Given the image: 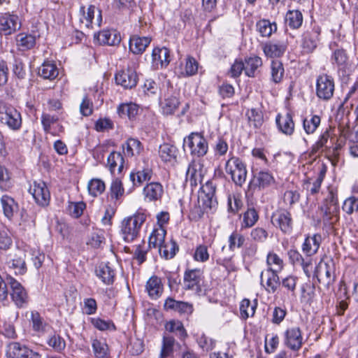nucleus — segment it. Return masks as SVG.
Segmentation results:
<instances>
[{
	"mask_svg": "<svg viewBox=\"0 0 358 358\" xmlns=\"http://www.w3.org/2000/svg\"><path fill=\"white\" fill-rule=\"evenodd\" d=\"M146 220V215L137 212L132 216L124 218L120 226V232L126 242L133 241L139 234L143 224Z\"/></svg>",
	"mask_w": 358,
	"mask_h": 358,
	"instance_id": "1",
	"label": "nucleus"
},
{
	"mask_svg": "<svg viewBox=\"0 0 358 358\" xmlns=\"http://www.w3.org/2000/svg\"><path fill=\"white\" fill-rule=\"evenodd\" d=\"M0 122L13 131H17L22 126V117L14 107L0 101Z\"/></svg>",
	"mask_w": 358,
	"mask_h": 358,
	"instance_id": "2",
	"label": "nucleus"
},
{
	"mask_svg": "<svg viewBox=\"0 0 358 358\" xmlns=\"http://www.w3.org/2000/svg\"><path fill=\"white\" fill-rule=\"evenodd\" d=\"M225 171L236 185L241 187L245 183L247 178L246 165L241 159L235 157L229 158L225 164Z\"/></svg>",
	"mask_w": 358,
	"mask_h": 358,
	"instance_id": "3",
	"label": "nucleus"
},
{
	"mask_svg": "<svg viewBox=\"0 0 358 358\" xmlns=\"http://www.w3.org/2000/svg\"><path fill=\"white\" fill-rule=\"evenodd\" d=\"M335 264L331 258L321 259L314 270L318 282L328 287L334 281Z\"/></svg>",
	"mask_w": 358,
	"mask_h": 358,
	"instance_id": "4",
	"label": "nucleus"
},
{
	"mask_svg": "<svg viewBox=\"0 0 358 358\" xmlns=\"http://www.w3.org/2000/svg\"><path fill=\"white\" fill-rule=\"evenodd\" d=\"M80 22L86 28H93L94 24L100 27L102 22V15L100 10L95 6L90 5L87 9L84 6L80 7Z\"/></svg>",
	"mask_w": 358,
	"mask_h": 358,
	"instance_id": "5",
	"label": "nucleus"
},
{
	"mask_svg": "<svg viewBox=\"0 0 358 358\" xmlns=\"http://www.w3.org/2000/svg\"><path fill=\"white\" fill-rule=\"evenodd\" d=\"M188 146L191 155L198 157H203L208 150L206 139L199 133H192L184 139V146Z\"/></svg>",
	"mask_w": 358,
	"mask_h": 358,
	"instance_id": "6",
	"label": "nucleus"
},
{
	"mask_svg": "<svg viewBox=\"0 0 358 358\" xmlns=\"http://www.w3.org/2000/svg\"><path fill=\"white\" fill-rule=\"evenodd\" d=\"M271 223L284 234H290L293 228L291 213L286 209L280 208L274 211L271 216Z\"/></svg>",
	"mask_w": 358,
	"mask_h": 358,
	"instance_id": "7",
	"label": "nucleus"
},
{
	"mask_svg": "<svg viewBox=\"0 0 358 358\" xmlns=\"http://www.w3.org/2000/svg\"><path fill=\"white\" fill-rule=\"evenodd\" d=\"M8 284L10 287V296L15 303L19 308H23L28 303V294L24 287L13 277L7 278Z\"/></svg>",
	"mask_w": 358,
	"mask_h": 358,
	"instance_id": "8",
	"label": "nucleus"
},
{
	"mask_svg": "<svg viewBox=\"0 0 358 358\" xmlns=\"http://www.w3.org/2000/svg\"><path fill=\"white\" fill-rule=\"evenodd\" d=\"M334 80L332 77L327 75H320L316 82V94L322 100H329L334 95Z\"/></svg>",
	"mask_w": 358,
	"mask_h": 358,
	"instance_id": "9",
	"label": "nucleus"
},
{
	"mask_svg": "<svg viewBox=\"0 0 358 358\" xmlns=\"http://www.w3.org/2000/svg\"><path fill=\"white\" fill-rule=\"evenodd\" d=\"M8 358H41V355L19 342H12L7 347Z\"/></svg>",
	"mask_w": 358,
	"mask_h": 358,
	"instance_id": "10",
	"label": "nucleus"
},
{
	"mask_svg": "<svg viewBox=\"0 0 358 358\" xmlns=\"http://www.w3.org/2000/svg\"><path fill=\"white\" fill-rule=\"evenodd\" d=\"M29 193L33 196L35 201L41 206L48 205L50 194L46 184L43 181H34L29 189Z\"/></svg>",
	"mask_w": 358,
	"mask_h": 358,
	"instance_id": "11",
	"label": "nucleus"
},
{
	"mask_svg": "<svg viewBox=\"0 0 358 358\" xmlns=\"http://www.w3.org/2000/svg\"><path fill=\"white\" fill-rule=\"evenodd\" d=\"M204 174L203 163L200 160H192L186 171V182H189L191 187H196L202 182Z\"/></svg>",
	"mask_w": 358,
	"mask_h": 358,
	"instance_id": "12",
	"label": "nucleus"
},
{
	"mask_svg": "<svg viewBox=\"0 0 358 358\" xmlns=\"http://www.w3.org/2000/svg\"><path fill=\"white\" fill-rule=\"evenodd\" d=\"M21 27L19 17L10 13L0 15V34L6 36L10 35Z\"/></svg>",
	"mask_w": 358,
	"mask_h": 358,
	"instance_id": "13",
	"label": "nucleus"
},
{
	"mask_svg": "<svg viewBox=\"0 0 358 358\" xmlns=\"http://www.w3.org/2000/svg\"><path fill=\"white\" fill-rule=\"evenodd\" d=\"M215 190L216 185L213 181H207L205 185H202L199 198L202 201L204 209H212L217 205Z\"/></svg>",
	"mask_w": 358,
	"mask_h": 358,
	"instance_id": "14",
	"label": "nucleus"
},
{
	"mask_svg": "<svg viewBox=\"0 0 358 358\" xmlns=\"http://www.w3.org/2000/svg\"><path fill=\"white\" fill-rule=\"evenodd\" d=\"M320 34L321 28L318 25H314L311 31H307L303 34L301 46L305 52H313L317 48Z\"/></svg>",
	"mask_w": 358,
	"mask_h": 358,
	"instance_id": "15",
	"label": "nucleus"
},
{
	"mask_svg": "<svg viewBox=\"0 0 358 358\" xmlns=\"http://www.w3.org/2000/svg\"><path fill=\"white\" fill-rule=\"evenodd\" d=\"M202 274V271L198 268L187 270L183 277L182 285L184 289L197 292H200Z\"/></svg>",
	"mask_w": 358,
	"mask_h": 358,
	"instance_id": "16",
	"label": "nucleus"
},
{
	"mask_svg": "<svg viewBox=\"0 0 358 358\" xmlns=\"http://www.w3.org/2000/svg\"><path fill=\"white\" fill-rule=\"evenodd\" d=\"M288 257L290 262L293 265H300L305 275L310 278L313 271V257H303L300 252L296 250H289L288 251Z\"/></svg>",
	"mask_w": 358,
	"mask_h": 358,
	"instance_id": "17",
	"label": "nucleus"
},
{
	"mask_svg": "<svg viewBox=\"0 0 358 358\" xmlns=\"http://www.w3.org/2000/svg\"><path fill=\"white\" fill-rule=\"evenodd\" d=\"M115 82L124 89H131L134 87L138 81V76L136 71L128 67L119 71L115 76Z\"/></svg>",
	"mask_w": 358,
	"mask_h": 358,
	"instance_id": "18",
	"label": "nucleus"
},
{
	"mask_svg": "<svg viewBox=\"0 0 358 358\" xmlns=\"http://www.w3.org/2000/svg\"><path fill=\"white\" fill-rule=\"evenodd\" d=\"M275 179L272 174L267 171H261L253 175L250 180L248 189L255 191L256 189H264L273 184Z\"/></svg>",
	"mask_w": 358,
	"mask_h": 358,
	"instance_id": "19",
	"label": "nucleus"
},
{
	"mask_svg": "<svg viewBox=\"0 0 358 358\" xmlns=\"http://www.w3.org/2000/svg\"><path fill=\"white\" fill-rule=\"evenodd\" d=\"M285 345L293 351H298L302 346L303 337L299 327H292L285 332Z\"/></svg>",
	"mask_w": 358,
	"mask_h": 358,
	"instance_id": "20",
	"label": "nucleus"
},
{
	"mask_svg": "<svg viewBox=\"0 0 358 358\" xmlns=\"http://www.w3.org/2000/svg\"><path fill=\"white\" fill-rule=\"evenodd\" d=\"M278 272L264 271L260 275L261 284L268 293H274L280 285Z\"/></svg>",
	"mask_w": 358,
	"mask_h": 358,
	"instance_id": "21",
	"label": "nucleus"
},
{
	"mask_svg": "<svg viewBox=\"0 0 358 358\" xmlns=\"http://www.w3.org/2000/svg\"><path fill=\"white\" fill-rule=\"evenodd\" d=\"M169 50L166 48H155L152 52V64L155 69L166 67L170 62Z\"/></svg>",
	"mask_w": 358,
	"mask_h": 358,
	"instance_id": "22",
	"label": "nucleus"
},
{
	"mask_svg": "<svg viewBox=\"0 0 358 358\" xmlns=\"http://www.w3.org/2000/svg\"><path fill=\"white\" fill-rule=\"evenodd\" d=\"M321 242L322 237L321 235L318 234L313 236H308L302 244V252L307 257H312L317 252Z\"/></svg>",
	"mask_w": 358,
	"mask_h": 358,
	"instance_id": "23",
	"label": "nucleus"
},
{
	"mask_svg": "<svg viewBox=\"0 0 358 358\" xmlns=\"http://www.w3.org/2000/svg\"><path fill=\"white\" fill-rule=\"evenodd\" d=\"M275 122L280 132L287 136L293 134L294 131V122L291 113H286L284 115L278 114L275 118Z\"/></svg>",
	"mask_w": 358,
	"mask_h": 358,
	"instance_id": "24",
	"label": "nucleus"
},
{
	"mask_svg": "<svg viewBox=\"0 0 358 358\" xmlns=\"http://www.w3.org/2000/svg\"><path fill=\"white\" fill-rule=\"evenodd\" d=\"M163 193V186L157 182H152L147 184L143 190L144 199L150 202L159 200Z\"/></svg>",
	"mask_w": 358,
	"mask_h": 358,
	"instance_id": "25",
	"label": "nucleus"
},
{
	"mask_svg": "<svg viewBox=\"0 0 358 358\" xmlns=\"http://www.w3.org/2000/svg\"><path fill=\"white\" fill-rule=\"evenodd\" d=\"M145 289L151 299H158L164 289L161 278L157 275L151 276L146 282Z\"/></svg>",
	"mask_w": 358,
	"mask_h": 358,
	"instance_id": "26",
	"label": "nucleus"
},
{
	"mask_svg": "<svg viewBox=\"0 0 358 358\" xmlns=\"http://www.w3.org/2000/svg\"><path fill=\"white\" fill-rule=\"evenodd\" d=\"M287 45L284 42H268L264 45L262 50L268 57H280L286 51Z\"/></svg>",
	"mask_w": 358,
	"mask_h": 358,
	"instance_id": "27",
	"label": "nucleus"
},
{
	"mask_svg": "<svg viewBox=\"0 0 358 358\" xmlns=\"http://www.w3.org/2000/svg\"><path fill=\"white\" fill-rule=\"evenodd\" d=\"M100 44L115 45L120 43L121 37L114 30H103L94 35Z\"/></svg>",
	"mask_w": 358,
	"mask_h": 358,
	"instance_id": "28",
	"label": "nucleus"
},
{
	"mask_svg": "<svg viewBox=\"0 0 358 358\" xmlns=\"http://www.w3.org/2000/svg\"><path fill=\"white\" fill-rule=\"evenodd\" d=\"M151 41L149 37L133 36L129 40V50L134 54H142Z\"/></svg>",
	"mask_w": 358,
	"mask_h": 358,
	"instance_id": "29",
	"label": "nucleus"
},
{
	"mask_svg": "<svg viewBox=\"0 0 358 358\" xmlns=\"http://www.w3.org/2000/svg\"><path fill=\"white\" fill-rule=\"evenodd\" d=\"M152 176V169L149 167H145L142 169H138L136 171L131 172L129 175V178L134 186L139 187L144 182L150 180Z\"/></svg>",
	"mask_w": 358,
	"mask_h": 358,
	"instance_id": "30",
	"label": "nucleus"
},
{
	"mask_svg": "<svg viewBox=\"0 0 358 358\" xmlns=\"http://www.w3.org/2000/svg\"><path fill=\"white\" fill-rule=\"evenodd\" d=\"M26 315H29V321L31 323L32 329L38 333H43L49 327L44 319L36 310L27 312Z\"/></svg>",
	"mask_w": 358,
	"mask_h": 358,
	"instance_id": "31",
	"label": "nucleus"
},
{
	"mask_svg": "<svg viewBox=\"0 0 358 358\" xmlns=\"http://www.w3.org/2000/svg\"><path fill=\"white\" fill-rule=\"evenodd\" d=\"M38 74L44 79L54 80L59 74V70L55 63L45 61L38 69Z\"/></svg>",
	"mask_w": 358,
	"mask_h": 358,
	"instance_id": "32",
	"label": "nucleus"
},
{
	"mask_svg": "<svg viewBox=\"0 0 358 358\" xmlns=\"http://www.w3.org/2000/svg\"><path fill=\"white\" fill-rule=\"evenodd\" d=\"M107 162V165L112 173H114L116 169L117 173H120L124 168V158L118 152H110L108 156Z\"/></svg>",
	"mask_w": 358,
	"mask_h": 358,
	"instance_id": "33",
	"label": "nucleus"
},
{
	"mask_svg": "<svg viewBox=\"0 0 358 358\" xmlns=\"http://www.w3.org/2000/svg\"><path fill=\"white\" fill-rule=\"evenodd\" d=\"M124 153L126 157H134L141 154L143 146L140 141L136 138H129L127 142L122 145Z\"/></svg>",
	"mask_w": 358,
	"mask_h": 358,
	"instance_id": "34",
	"label": "nucleus"
},
{
	"mask_svg": "<svg viewBox=\"0 0 358 358\" xmlns=\"http://www.w3.org/2000/svg\"><path fill=\"white\" fill-rule=\"evenodd\" d=\"M267 268L266 271L280 273L284 268L283 260L274 252L271 251L266 256Z\"/></svg>",
	"mask_w": 358,
	"mask_h": 358,
	"instance_id": "35",
	"label": "nucleus"
},
{
	"mask_svg": "<svg viewBox=\"0 0 358 358\" xmlns=\"http://www.w3.org/2000/svg\"><path fill=\"white\" fill-rule=\"evenodd\" d=\"M159 155L164 162L173 163L176 159L177 149L172 145L164 143L160 145Z\"/></svg>",
	"mask_w": 358,
	"mask_h": 358,
	"instance_id": "36",
	"label": "nucleus"
},
{
	"mask_svg": "<svg viewBox=\"0 0 358 358\" xmlns=\"http://www.w3.org/2000/svg\"><path fill=\"white\" fill-rule=\"evenodd\" d=\"M92 347L96 358H108L109 348L105 340L96 338L92 339Z\"/></svg>",
	"mask_w": 358,
	"mask_h": 358,
	"instance_id": "37",
	"label": "nucleus"
},
{
	"mask_svg": "<svg viewBox=\"0 0 358 358\" xmlns=\"http://www.w3.org/2000/svg\"><path fill=\"white\" fill-rule=\"evenodd\" d=\"M1 204L3 214L6 217L10 219L14 213L17 210L18 206L15 200L10 196L4 194L1 198Z\"/></svg>",
	"mask_w": 358,
	"mask_h": 358,
	"instance_id": "38",
	"label": "nucleus"
},
{
	"mask_svg": "<svg viewBox=\"0 0 358 358\" xmlns=\"http://www.w3.org/2000/svg\"><path fill=\"white\" fill-rule=\"evenodd\" d=\"M96 276L106 285H110L114 281L115 272L108 264H100L96 269Z\"/></svg>",
	"mask_w": 358,
	"mask_h": 358,
	"instance_id": "39",
	"label": "nucleus"
},
{
	"mask_svg": "<svg viewBox=\"0 0 358 358\" xmlns=\"http://www.w3.org/2000/svg\"><path fill=\"white\" fill-rule=\"evenodd\" d=\"M245 73L248 77H255V71L262 66L260 57L254 55L245 59Z\"/></svg>",
	"mask_w": 358,
	"mask_h": 358,
	"instance_id": "40",
	"label": "nucleus"
},
{
	"mask_svg": "<svg viewBox=\"0 0 358 358\" xmlns=\"http://www.w3.org/2000/svg\"><path fill=\"white\" fill-rule=\"evenodd\" d=\"M166 234V230L163 227L155 229L149 237V247L159 249L164 243Z\"/></svg>",
	"mask_w": 358,
	"mask_h": 358,
	"instance_id": "41",
	"label": "nucleus"
},
{
	"mask_svg": "<svg viewBox=\"0 0 358 358\" xmlns=\"http://www.w3.org/2000/svg\"><path fill=\"white\" fill-rule=\"evenodd\" d=\"M25 253L19 250L9 262L10 266L15 270L16 274H24L27 271L24 260Z\"/></svg>",
	"mask_w": 358,
	"mask_h": 358,
	"instance_id": "42",
	"label": "nucleus"
},
{
	"mask_svg": "<svg viewBox=\"0 0 358 358\" xmlns=\"http://www.w3.org/2000/svg\"><path fill=\"white\" fill-rule=\"evenodd\" d=\"M257 29L262 37H270L277 31L275 22H271L268 20L262 19L257 22Z\"/></svg>",
	"mask_w": 358,
	"mask_h": 358,
	"instance_id": "43",
	"label": "nucleus"
},
{
	"mask_svg": "<svg viewBox=\"0 0 358 358\" xmlns=\"http://www.w3.org/2000/svg\"><path fill=\"white\" fill-rule=\"evenodd\" d=\"M257 306V300L250 301L248 299H244L241 301L240 304V314L243 319H247L249 317H252Z\"/></svg>",
	"mask_w": 358,
	"mask_h": 358,
	"instance_id": "44",
	"label": "nucleus"
},
{
	"mask_svg": "<svg viewBox=\"0 0 358 358\" xmlns=\"http://www.w3.org/2000/svg\"><path fill=\"white\" fill-rule=\"evenodd\" d=\"M332 64H336L338 70L345 71L348 65V57L345 50L337 49L331 55Z\"/></svg>",
	"mask_w": 358,
	"mask_h": 358,
	"instance_id": "45",
	"label": "nucleus"
},
{
	"mask_svg": "<svg viewBox=\"0 0 358 358\" xmlns=\"http://www.w3.org/2000/svg\"><path fill=\"white\" fill-rule=\"evenodd\" d=\"M259 220V214L254 208H248L243 215L241 229H247L253 227Z\"/></svg>",
	"mask_w": 358,
	"mask_h": 358,
	"instance_id": "46",
	"label": "nucleus"
},
{
	"mask_svg": "<svg viewBox=\"0 0 358 358\" xmlns=\"http://www.w3.org/2000/svg\"><path fill=\"white\" fill-rule=\"evenodd\" d=\"M285 69L282 63L278 60H273L271 64V80L275 83L282 81L284 76Z\"/></svg>",
	"mask_w": 358,
	"mask_h": 358,
	"instance_id": "47",
	"label": "nucleus"
},
{
	"mask_svg": "<svg viewBox=\"0 0 358 358\" xmlns=\"http://www.w3.org/2000/svg\"><path fill=\"white\" fill-rule=\"evenodd\" d=\"M117 112L121 117L132 119L138 114V106L134 103H122L118 107Z\"/></svg>",
	"mask_w": 358,
	"mask_h": 358,
	"instance_id": "48",
	"label": "nucleus"
},
{
	"mask_svg": "<svg viewBox=\"0 0 358 358\" xmlns=\"http://www.w3.org/2000/svg\"><path fill=\"white\" fill-rule=\"evenodd\" d=\"M321 122V119L319 115H313L310 118L306 117L303 121V127L307 134H313Z\"/></svg>",
	"mask_w": 358,
	"mask_h": 358,
	"instance_id": "49",
	"label": "nucleus"
},
{
	"mask_svg": "<svg viewBox=\"0 0 358 358\" xmlns=\"http://www.w3.org/2000/svg\"><path fill=\"white\" fill-rule=\"evenodd\" d=\"M286 20L291 28L298 29L302 24L303 15L298 10H289L287 13Z\"/></svg>",
	"mask_w": 358,
	"mask_h": 358,
	"instance_id": "50",
	"label": "nucleus"
},
{
	"mask_svg": "<svg viewBox=\"0 0 358 358\" xmlns=\"http://www.w3.org/2000/svg\"><path fill=\"white\" fill-rule=\"evenodd\" d=\"M17 42L21 50H27L34 47L36 38L31 34H20L17 36Z\"/></svg>",
	"mask_w": 358,
	"mask_h": 358,
	"instance_id": "51",
	"label": "nucleus"
},
{
	"mask_svg": "<svg viewBox=\"0 0 358 358\" xmlns=\"http://www.w3.org/2000/svg\"><path fill=\"white\" fill-rule=\"evenodd\" d=\"M324 179V174H320L315 179L313 182L307 180L303 184V188L306 189L308 194L315 195L319 192L321 187V184Z\"/></svg>",
	"mask_w": 358,
	"mask_h": 358,
	"instance_id": "52",
	"label": "nucleus"
},
{
	"mask_svg": "<svg viewBox=\"0 0 358 358\" xmlns=\"http://www.w3.org/2000/svg\"><path fill=\"white\" fill-rule=\"evenodd\" d=\"M165 329L169 332L176 333L181 338H184L187 336L183 324L179 320H173L167 322L165 324Z\"/></svg>",
	"mask_w": 358,
	"mask_h": 358,
	"instance_id": "53",
	"label": "nucleus"
},
{
	"mask_svg": "<svg viewBox=\"0 0 358 358\" xmlns=\"http://www.w3.org/2000/svg\"><path fill=\"white\" fill-rule=\"evenodd\" d=\"M330 138L329 131L328 129H327L325 131H324L319 137V139L317 141V142L312 146L311 148V153L312 154H316L317 152H319L320 151H323L324 148L325 149H330L331 148H329L327 145V143L328 142L329 138Z\"/></svg>",
	"mask_w": 358,
	"mask_h": 358,
	"instance_id": "54",
	"label": "nucleus"
},
{
	"mask_svg": "<svg viewBox=\"0 0 358 358\" xmlns=\"http://www.w3.org/2000/svg\"><path fill=\"white\" fill-rule=\"evenodd\" d=\"M181 71L179 72L181 76H189L194 75L198 71V63L192 57H188L186 59L184 70L180 67Z\"/></svg>",
	"mask_w": 358,
	"mask_h": 358,
	"instance_id": "55",
	"label": "nucleus"
},
{
	"mask_svg": "<svg viewBox=\"0 0 358 358\" xmlns=\"http://www.w3.org/2000/svg\"><path fill=\"white\" fill-rule=\"evenodd\" d=\"M178 250V247L175 241H170L167 243H164L162 247L159 249V253L166 259L173 258L176 251Z\"/></svg>",
	"mask_w": 358,
	"mask_h": 358,
	"instance_id": "56",
	"label": "nucleus"
},
{
	"mask_svg": "<svg viewBox=\"0 0 358 358\" xmlns=\"http://www.w3.org/2000/svg\"><path fill=\"white\" fill-rule=\"evenodd\" d=\"M87 188L90 194L96 196L103 192L106 186L101 180L94 178L88 182Z\"/></svg>",
	"mask_w": 358,
	"mask_h": 358,
	"instance_id": "57",
	"label": "nucleus"
},
{
	"mask_svg": "<svg viewBox=\"0 0 358 358\" xmlns=\"http://www.w3.org/2000/svg\"><path fill=\"white\" fill-rule=\"evenodd\" d=\"M248 118L250 126H253L255 128H259L263 122V115L262 113L257 109L252 108L248 111Z\"/></svg>",
	"mask_w": 358,
	"mask_h": 358,
	"instance_id": "58",
	"label": "nucleus"
},
{
	"mask_svg": "<svg viewBox=\"0 0 358 358\" xmlns=\"http://www.w3.org/2000/svg\"><path fill=\"white\" fill-rule=\"evenodd\" d=\"M245 241V237L243 234L238 233L237 231H233L228 238L229 249L231 251H234L236 248H241Z\"/></svg>",
	"mask_w": 358,
	"mask_h": 358,
	"instance_id": "59",
	"label": "nucleus"
},
{
	"mask_svg": "<svg viewBox=\"0 0 358 358\" xmlns=\"http://www.w3.org/2000/svg\"><path fill=\"white\" fill-rule=\"evenodd\" d=\"M179 101L176 96H170L162 103V110L165 115H171L178 108Z\"/></svg>",
	"mask_w": 358,
	"mask_h": 358,
	"instance_id": "60",
	"label": "nucleus"
},
{
	"mask_svg": "<svg viewBox=\"0 0 358 358\" xmlns=\"http://www.w3.org/2000/svg\"><path fill=\"white\" fill-rule=\"evenodd\" d=\"M85 208L86 204L83 201L69 202L67 211L71 216L78 218L83 215Z\"/></svg>",
	"mask_w": 358,
	"mask_h": 358,
	"instance_id": "61",
	"label": "nucleus"
},
{
	"mask_svg": "<svg viewBox=\"0 0 358 358\" xmlns=\"http://www.w3.org/2000/svg\"><path fill=\"white\" fill-rule=\"evenodd\" d=\"M174 343L175 340L173 337H164L160 358H166L173 353Z\"/></svg>",
	"mask_w": 358,
	"mask_h": 358,
	"instance_id": "62",
	"label": "nucleus"
},
{
	"mask_svg": "<svg viewBox=\"0 0 358 358\" xmlns=\"http://www.w3.org/2000/svg\"><path fill=\"white\" fill-rule=\"evenodd\" d=\"M92 325L100 331L115 330V326L111 320H103L99 317L91 320Z\"/></svg>",
	"mask_w": 358,
	"mask_h": 358,
	"instance_id": "63",
	"label": "nucleus"
},
{
	"mask_svg": "<svg viewBox=\"0 0 358 358\" xmlns=\"http://www.w3.org/2000/svg\"><path fill=\"white\" fill-rule=\"evenodd\" d=\"M48 344L57 352H62L66 347L65 341L57 334L50 336L48 341Z\"/></svg>",
	"mask_w": 358,
	"mask_h": 358,
	"instance_id": "64",
	"label": "nucleus"
}]
</instances>
